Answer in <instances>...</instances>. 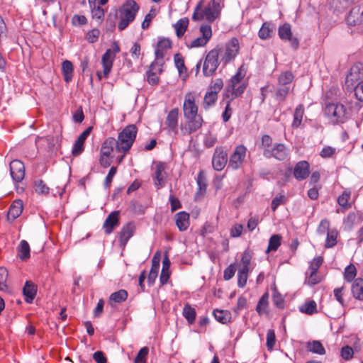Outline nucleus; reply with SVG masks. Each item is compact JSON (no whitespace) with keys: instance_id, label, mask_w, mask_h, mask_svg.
I'll use <instances>...</instances> for the list:
<instances>
[{"instance_id":"nucleus-23","label":"nucleus","mask_w":363,"mask_h":363,"mask_svg":"<svg viewBox=\"0 0 363 363\" xmlns=\"http://www.w3.org/2000/svg\"><path fill=\"white\" fill-rule=\"evenodd\" d=\"M135 226L133 223L130 222L123 226L119 233L120 245L125 247L129 239L134 235Z\"/></svg>"},{"instance_id":"nucleus-61","label":"nucleus","mask_w":363,"mask_h":363,"mask_svg":"<svg viewBox=\"0 0 363 363\" xmlns=\"http://www.w3.org/2000/svg\"><path fill=\"white\" fill-rule=\"evenodd\" d=\"M354 0H333V4L338 10L347 8Z\"/></svg>"},{"instance_id":"nucleus-39","label":"nucleus","mask_w":363,"mask_h":363,"mask_svg":"<svg viewBox=\"0 0 363 363\" xmlns=\"http://www.w3.org/2000/svg\"><path fill=\"white\" fill-rule=\"evenodd\" d=\"M281 236L280 235H273L271 236L269 240V245L266 250L267 252L270 251H276L281 245Z\"/></svg>"},{"instance_id":"nucleus-36","label":"nucleus","mask_w":363,"mask_h":363,"mask_svg":"<svg viewBox=\"0 0 363 363\" xmlns=\"http://www.w3.org/2000/svg\"><path fill=\"white\" fill-rule=\"evenodd\" d=\"M307 350L313 353L324 354L325 350L321 342L318 340L308 342L306 345Z\"/></svg>"},{"instance_id":"nucleus-44","label":"nucleus","mask_w":363,"mask_h":363,"mask_svg":"<svg viewBox=\"0 0 363 363\" xmlns=\"http://www.w3.org/2000/svg\"><path fill=\"white\" fill-rule=\"evenodd\" d=\"M337 232L335 230H331L327 233L325 247L326 248L333 247L337 243Z\"/></svg>"},{"instance_id":"nucleus-19","label":"nucleus","mask_w":363,"mask_h":363,"mask_svg":"<svg viewBox=\"0 0 363 363\" xmlns=\"http://www.w3.org/2000/svg\"><path fill=\"white\" fill-rule=\"evenodd\" d=\"M120 223V211H114L111 212L105 220L103 224V228L106 234H111Z\"/></svg>"},{"instance_id":"nucleus-17","label":"nucleus","mask_w":363,"mask_h":363,"mask_svg":"<svg viewBox=\"0 0 363 363\" xmlns=\"http://www.w3.org/2000/svg\"><path fill=\"white\" fill-rule=\"evenodd\" d=\"M172 48V41L164 37L158 38V41L155 48V58L164 60L168 51Z\"/></svg>"},{"instance_id":"nucleus-45","label":"nucleus","mask_w":363,"mask_h":363,"mask_svg":"<svg viewBox=\"0 0 363 363\" xmlns=\"http://www.w3.org/2000/svg\"><path fill=\"white\" fill-rule=\"evenodd\" d=\"M300 311L306 314L312 315L317 312L316 303L313 300L306 302L300 307Z\"/></svg>"},{"instance_id":"nucleus-5","label":"nucleus","mask_w":363,"mask_h":363,"mask_svg":"<svg viewBox=\"0 0 363 363\" xmlns=\"http://www.w3.org/2000/svg\"><path fill=\"white\" fill-rule=\"evenodd\" d=\"M138 133V128L134 124L126 125L118 135L117 150L121 153L118 157L123 159L133 146Z\"/></svg>"},{"instance_id":"nucleus-9","label":"nucleus","mask_w":363,"mask_h":363,"mask_svg":"<svg viewBox=\"0 0 363 363\" xmlns=\"http://www.w3.org/2000/svg\"><path fill=\"white\" fill-rule=\"evenodd\" d=\"M220 49L218 48L211 50L205 57L203 65V73L206 77L213 75L219 65Z\"/></svg>"},{"instance_id":"nucleus-16","label":"nucleus","mask_w":363,"mask_h":363,"mask_svg":"<svg viewBox=\"0 0 363 363\" xmlns=\"http://www.w3.org/2000/svg\"><path fill=\"white\" fill-rule=\"evenodd\" d=\"M293 176L298 181H302L306 179L310 174V164L306 160H301L297 162L293 169H289V172H291Z\"/></svg>"},{"instance_id":"nucleus-59","label":"nucleus","mask_w":363,"mask_h":363,"mask_svg":"<svg viewBox=\"0 0 363 363\" xmlns=\"http://www.w3.org/2000/svg\"><path fill=\"white\" fill-rule=\"evenodd\" d=\"M272 146V138L268 135H263L262 138V147L264 150V155H265L267 150L271 149Z\"/></svg>"},{"instance_id":"nucleus-10","label":"nucleus","mask_w":363,"mask_h":363,"mask_svg":"<svg viewBox=\"0 0 363 363\" xmlns=\"http://www.w3.org/2000/svg\"><path fill=\"white\" fill-rule=\"evenodd\" d=\"M200 36L193 40H186V45L189 48L204 47L212 38V28L210 25L202 24L199 28Z\"/></svg>"},{"instance_id":"nucleus-21","label":"nucleus","mask_w":363,"mask_h":363,"mask_svg":"<svg viewBox=\"0 0 363 363\" xmlns=\"http://www.w3.org/2000/svg\"><path fill=\"white\" fill-rule=\"evenodd\" d=\"M289 149L282 143L275 144L271 149L265 152L266 157H274V159H282L288 156Z\"/></svg>"},{"instance_id":"nucleus-37","label":"nucleus","mask_w":363,"mask_h":363,"mask_svg":"<svg viewBox=\"0 0 363 363\" xmlns=\"http://www.w3.org/2000/svg\"><path fill=\"white\" fill-rule=\"evenodd\" d=\"M33 189L38 194L47 196L50 193V188L42 179H38L35 181Z\"/></svg>"},{"instance_id":"nucleus-62","label":"nucleus","mask_w":363,"mask_h":363,"mask_svg":"<svg viewBox=\"0 0 363 363\" xmlns=\"http://www.w3.org/2000/svg\"><path fill=\"white\" fill-rule=\"evenodd\" d=\"M323 262V259L322 257H317L313 259L311 262L309 269L310 271L313 272V273L317 272L319 267L321 266Z\"/></svg>"},{"instance_id":"nucleus-50","label":"nucleus","mask_w":363,"mask_h":363,"mask_svg":"<svg viewBox=\"0 0 363 363\" xmlns=\"http://www.w3.org/2000/svg\"><path fill=\"white\" fill-rule=\"evenodd\" d=\"M294 75L291 72H285L280 74L279 77V84L281 86H289L292 82Z\"/></svg>"},{"instance_id":"nucleus-48","label":"nucleus","mask_w":363,"mask_h":363,"mask_svg":"<svg viewBox=\"0 0 363 363\" xmlns=\"http://www.w3.org/2000/svg\"><path fill=\"white\" fill-rule=\"evenodd\" d=\"M174 61L175 66L180 74L186 72V68L184 65V57L180 53H177L174 55Z\"/></svg>"},{"instance_id":"nucleus-20","label":"nucleus","mask_w":363,"mask_h":363,"mask_svg":"<svg viewBox=\"0 0 363 363\" xmlns=\"http://www.w3.org/2000/svg\"><path fill=\"white\" fill-rule=\"evenodd\" d=\"M278 35L282 40L291 42V46L296 49L298 47V40L296 38H293L291 27L289 23H284L279 28Z\"/></svg>"},{"instance_id":"nucleus-2","label":"nucleus","mask_w":363,"mask_h":363,"mask_svg":"<svg viewBox=\"0 0 363 363\" xmlns=\"http://www.w3.org/2000/svg\"><path fill=\"white\" fill-rule=\"evenodd\" d=\"M222 1L211 0L205 8H203V1H200L194 9L192 19L196 21L206 20L208 23H213L220 15Z\"/></svg>"},{"instance_id":"nucleus-31","label":"nucleus","mask_w":363,"mask_h":363,"mask_svg":"<svg viewBox=\"0 0 363 363\" xmlns=\"http://www.w3.org/2000/svg\"><path fill=\"white\" fill-rule=\"evenodd\" d=\"M30 249L29 244L26 240H21L18 247V256L22 261H26L30 258Z\"/></svg>"},{"instance_id":"nucleus-11","label":"nucleus","mask_w":363,"mask_h":363,"mask_svg":"<svg viewBox=\"0 0 363 363\" xmlns=\"http://www.w3.org/2000/svg\"><path fill=\"white\" fill-rule=\"evenodd\" d=\"M325 113L337 123H343L346 118V108L341 104H330L325 107Z\"/></svg>"},{"instance_id":"nucleus-12","label":"nucleus","mask_w":363,"mask_h":363,"mask_svg":"<svg viewBox=\"0 0 363 363\" xmlns=\"http://www.w3.org/2000/svg\"><path fill=\"white\" fill-rule=\"evenodd\" d=\"M249 267L250 255L247 251H245L243 253L242 259L239 264V269L238 272V284L240 287H243L247 284Z\"/></svg>"},{"instance_id":"nucleus-32","label":"nucleus","mask_w":363,"mask_h":363,"mask_svg":"<svg viewBox=\"0 0 363 363\" xmlns=\"http://www.w3.org/2000/svg\"><path fill=\"white\" fill-rule=\"evenodd\" d=\"M198 191L196 196H203L206 191L207 182L203 171H200L197 177Z\"/></svg>"},{"instance_id":"nucleus-43","label":"nucleus","mask_w":363,"mask_h":363,"mask_svg":"<svg viewBox=\"0 0 363 363\" xmlns=\"http://www.w3.org/2000/svg\"><path fill=\"white\" fill-rule=\"evenodd\" d=\"M268 298L269 296L267 293L263 294L262 296L260 298L256 308V310L259 315L266 313L268 306Z\"/></svg>"},{"instance_id":"nucleus-1","label":"nucleus","mask_w":363,"mask_h":363,"mask_svg":"<svg viewBox=\"0 0 363 363\" xmlns=\"http://www.w3.org/2000/svg\"><path fill=\"white\" fill-rule=\"evenodd\" d=\"M197 98V94L194 91H189L184 96L182 111L186 121L180 127L184 135H190L202 126L203 120L202 116L198 114Z\"/></svg>"},{"instance_id":"nucleus-34","label":"nucleus","mask_w":363,"mask_h":363,"mask_svg":"<svg viewBox=\"0 0 363 363\" xmlns=\"http://www.w3.org/2000/svg\"><path fill=\"white\" fill-rule=\"evenodd\" d=\"M213 313L216 320L222 324L228 323L231 319L230 312L226 310L215 309Z\"/></svg>"},{"instance_id":"nucleus-24","label":"nucleus","mask_w":363,"mask_h":363,"mask_svg":"<svg viewBox=\"0 0 363 363\" xmlns=\"http://www.w3.org/2000/svg\"><path fill=\"white\" fill-rule=\"evenodd\" d=\"M160 252L157 251L152 259L151 269L147 276V282L150 285L153 284L157 277L160 269Z\"/></svg>"},{"instance_id":"nucleus-25","label":"nucleus","mask_w":363,"mask_h":363,"mask_svg":"<svg viewBox=\"0 0 363 363\" xmlns=\"http://www.w3.org/2000/svg\"><path fill=\"white\" fill-rule=\"evenodd\" d=\"M23 210V203L21 199H16L11 204L7 218L12 221L21 216Z\"/></svg>"},{"instance_id":"nucleus-52","label":"nucleus","mask_w":363,"mask_h":363,"mask_svg":"<svg viewBox=\"0 0 363 363\" xmlns=\"http://www.w3.org/2000/svg\"><path fill=\"white\" fill-rule=\"evenodd\" d=\"M156 170L155 172V179L158 182V184H156L157 185H160L161 182L163 181L164 177H163V172L164 171L165 167L164 163L162 162H157L155 164Z\"/></svg>"},{"instance_id":"nucleus-42","label":"nucleus","mask_w":363,"mask_h":363,"mask_svg":"<svg viewBox=\"0 0 363 363\" xmlns=\"http://www.w3.org/2000/svg\"><path fill=\"white\" fill-rule=\"evenodd\" d=\"M164 64V60H158L155 58V60L151 63L148 71L161 74L163 72V65Z\"/></svg>"},{"instance_id":"nucleus-57","label":"nucleus","mask_w":363,"mask_h":363,"mask_svg":"<svg viewBox=\"0 0 363 363\" xmlns=\"http://www.w3.org/2000/svg\"><path fill=\"white\" fill-rule=\"evenodd\" d=\"M290 90L289 86H282L279 88H278L277 93H276V97L278 101H284L286 96V95L289 94Z\"/></svg>"},{"instance_id":"nucleus-40","label":"nucleus","mask_w":363,"mask_h":363,"mask_svg":"<svg viewBox=\"0 0 363 363\" xmlns=\"http://www.w3.org/2000/svg\"><path fill=\"white\" fill-rule=\"evenodd\" d=\"M157 13V10L155 7H152L142 22L141 27L143 30H147L150 27L152 19L156 16Z\"/></svg>"},{"instance_id":"nucleus-55","label":"nucleus","mask_w":363,"mask_h":363,"mask_svg":"<svg viewBox=\"0 0 363 363\" xmlns=\"http://www.w3.org/2000/svg\"><path fill=\"white\" fill-rule=\"evenodd\" d=\"M100 31L97 28H93L91 30L88 31L86 35V40L90 43H96L99 37Z\"/></svg>"},{"instance_id":"nucleus-28","label":"nucleus","mask_w":363,"mask_h":363,"mask_svg":"<svg viewBox=\"0 0 363 363\" xmlns=\"http://www.w3.org/2000/svg\"><path fill=\"white\" fill-rule=\"evenodd\" d=\"M128 294L125 289H121L118 291L112 293L108 298V304L114 307L117 303H121L128 298Z\"/></svg>"},{"instance_id":"nucleus-64","label":"nucleus","mask_w":363,"mask_h":363,"mask_svg":"<svg viewBox=\"0 0 363 363\" xmlns=\"http://www.w3.org/2000/svg\"><path fill=\"white\" fill-rule=\"evenodd\" d=\"M354 87V94L357 99L361 101H363V81L358 83Z\"/></svg>"},{"instance_id":"nucleus-63","label":"nucleus","mask_w":363,"mask_h":363,"mask_svg":"<svg viewBox=\"0 0 363 363\" xmlns=\"http://www.w3.org/2000/svg\"><path fill=\"white\" fill-rule=\"evenodd\" d=\"M84 144L76 140L73 145V147L72 149V153L74 157H77L84 151Z\"/></svg>"},{"instance_id":"nucleus-13","label":"nucleus","mask_w":363,"mask_h":363,"mask_svg":"<svg viewBox=\"0 0 363 363\" xmlns=\"http://www.w3.org/2000/svg\"><path fill=\"white\" fill-rule=\"evenodd\" d=\"M363 78V64L355 63L350 69L345 79V84L347 88H354L355 84Z\"/></svg>"},{"instance_id":"nucleus-49","label":"nucleus","mask_w":363,"mask_h":363,"mask_svg":"<svg viewBox=\"0 0 363 363\" xmlns=\"http://www.w3.org/2000/svg\"><path fill=\"white\" fill-rule=\"evenodd\" d=\"M337 150L332 146H324L320 152V156L323 158L333 157L336 156Z\"/></svg>"},{"instance_id":"nucleus-6","label":"nucleus","mask_w":363,"mask_h":363,"mask_svg":"<svg viewBox=\"0 0 363 363\" xmlns=\"http://www.w3.org/2000/svg\"><path fill=\"white\" fill-rule=\"evenodd\" d=\"M120 46L118 43L113 42L111 48L106 50L105 53L101 57V65L103 67V72H97V77L99 79L102 77L108 78L112 70L113 62L116 55L120 52Z\"/></svg>"},{"instance_id":"nucleus-38","label":"nucleus","mask_w":363,"mask_h":363,"mask_svg":"<svg viewBox=\"0 0 363 363\" xmlns=\"http://www.w3.org/2000/svg\"><path fill=\"white\" fill-rule=\"evenodd\" d=\"M183 315L187 320L189 324L194 323L196 316V312L194 308L189 304H186L183 308Z\"/></svg>"},{"instance_id":"nucleus-46","label":"nucleus","mask_w":363,"mask_h":363,"mask_svg":"<svg viewBox=\"0 0 363 363\" xmlns=\"http://www.w3.org/2000/svg\"><path fill=\"white\" fill-rule=\"evenodd\" d=\"M357 274V269L354 264H350L345 269L344 278L347 282L354 280Z\"/></svg>"},{"instance_id":"nucleus-51","label":"nucleus","mask_w":363,"mask_h":363,"mask_svg":"<svg viewBox=\"0 0 363 363\" xmlns=\"http://www.w3.org/2000/svg\"><path fill=\"white\" fill-rule=\"evenodd\" d=\"M149 352V349L147 347H142L136 357L135 358L134 363H146L147 362V357Z\"/></svg>"},{"instance_id":"nucleus-14","label":"nucleus","mask_w":363,"mask_h":363,"mask_svg":"<svg viewBox=\"0 0 363 363\" xmlns=\"http://www.w3.org/2000/svg\"><path fill=\"white\" fill-rule=\"evenodd\" d=\"M101 153L102 156H106L111 159H120L118 157L121 153L117 150V142L114 138L109 137L106 138L101 147Z\"/></svg>"},{"instance_id":"nucleus-56","label":"nucleus","mask_w":363,"mask_h":363,"mask_svg":"<svg viewBox=\"0 0 363 363\" xmlns=\"http://www.w3.org/2000/svg\"><path fill=\"white\" fill-rule=\"evenodd\" d=\"M247 148L244 145L236 147L231 159H243L246 155Z\"/></svg>"},{"instance_id":"nucleus-8","label":"nucleus","mask_w":363,"mask_h":363,"mask_svg":"<svg viewBox=\"0 0 363 363\" xmlns=\"http://www.w3.org/2000/svg\"><path fill=\"white\" fill-rule=\"evenodd\" d=\"M240 50L239 40L236 38H231L228 41L220 53V62L227 65L233 61L238 55Z\"/></svg>"},{"instance_id":"nucleus-41","label":"nucleus","mask_w":363,"mask_h":363,"mask_svg":"<svg viewBox=\"0 0 363 363\" xmlns=\"http://www.w3.org/2000/svg\"><path fill=\"white\" fill-rule=\"evenodd\" d=\"M350 191L345 190L343 193L337 198V203L345 209H347L351 207V204L348 202L350 199Z\"/></svg>"},{"instance_id":"nucleus-4","label":"nucleus","mask_w":363,"mask_h":363,"mask_svg":"<svg viewBox=\"0 0 363 363\" xmlns=\"http://www.w3.org/2000/svg\"><path fill=\"white\" fill-rule=\"evenodd\" d=\"M247 70L242 65L239 67L237 72L229 81V84L224 91V96L226 99L233 100L240 96L247 87V82L244 80Z\"/></svg>"},{"instance_id":"nucleus-22","label":"nucleus","mask_w":363,"mask_h":363,"mask_svg":"<svg viewBox=\"0 0 363 363\" xmlns=\"http://www.w3.org/2000/svg\"><path fill=\"white\" fill-rule=\"evenodd\" d=\"M346 20L350 26H363V7L354 6L352 8Z\"/></svg>"},{"instance_id":"nucleus-53","label":"nucleus","mask_w":363,"mask_h":363,"mask_svg":"<svg viewBox=\"0 0 363 363\" xmlns=\"http://www.w3.org/2000/svg\"><path fill=\"white\" fill-rule=\"evenodd\" d=\"M276 343V336L274 330L269 329L267 333V347L269 350H272Z\"/></svg>"},{"instance_id":"nucleus-15","label":"nucleus","mask_w":363,"mask_h":363,"mask_svg":"<svg viewBox=\"0 0 363 363\" xmlns=\"http://www.w3.org/2000/svg\"><path fill=\"white\" fill-rule=\"evenodd\" d=\"M179 113V108H174L167 115L165 126L170 134L176 135L178 132Z\"/></svg>"},{"instance_id":"nucleus-33","label":"nucleus","mask_w":363,"mask_h":363,"mask_svg":"<svg viewBox=\"0 0 363 363\" xmlns=\"http://www.w3.org/2000/svg\"><path fill=\"white\" fill-rule=\"evenodd\" d=\"M74 67L71 61L65 60L62 64V72L66 82L71 81L73 77Z\"/></svg>"},{"instance_id":"nucleus-29","label":"nucleus","mask_w":363,"mask_h":363,"mask_svg":"<svg viewBox=\"0 0 363 363\" xmlns=\"http://www.w3.org/2000/svg\"><path fill=\"white\" fill-rule=\"evenodd\" d=\"M352 293L354 298L363 301V279L357 278L354 280Z\"/></svg>"},{"instance_id":"nucleus-7","label":"nucleus","mask_w":363,"mask_h":363,"mask_svg":"<svg viewBox=\"0 0 363 363\" xmlns=\"http://www.w3.org/2000/svg\"><path fill=\"white\" fill-rule=\"evenodd\" d=\"M223 87V82L220 78H217L211 83L203 96V108L205 110H208L216 105L218 99V94Z\"/></svg>"},{"instance_id":"nucleus-27","label":"nucleus","mask_w":363,"mask_h":363,"mask_svg":"<svg viewBox=\"0 0 363 363\" xmlns=\"http://www.w3.org/2000/svg\"><path fill=\"white\" fill-rule=\"evenodd\" d=\"M175 223L180 231L187 230L189 226V214L185 211H181L175 215Z\"/></svg>"},{"instance_id":"nucleus-35","label":"nucleus","mask_w":363,"mask_h":363,"mask_svg":"<svg viewBox=\"0 0 363 363\" xmlns=\"http://www.w3.org/2000/svg\"><path fill=\"white\" fill-rule=\"evenodd\" d=\"M189 25V19L187 18H183L179 19L174 24V29L176 31V35L178 38H181L185 33Z\"/></svg>"},{"instance_id":"nucleus-58","label":"nucleus","mask_w":363,"mask_h":363,"mask_svg":"<svg viewBox=\"0 0 363 363\" xmlns=\"http://www.w3.org/2000/svg\"><path fill=\"white\" fill-rule=\"evenodd\" d=\"M344 286H341L339 288H335L333 291L334 296L335 299L341 304V306H345V300L343 298L344 294Z\"/></svg>"},{"instance_id":"nucleus-3","label":"nucleus","mask_w":363,"mask_h":363,"mask_svg":"<svg viewBox=\"0 0 363 363\" xmlns=\"http://www.w3.org/2000/svg\"><path fill=\"white\" fill-rule=\"evenodd\" d=\"M140 6L135 0H126L119 6L116 13L118 20V29L120 31L125 30L135 21Z\"/></svg>"},{"instance_id":"nucleus-47","label":"nucleus","mask_w":363,"mask_h":363,"mask_svg":"<svg viewBox=\"0 0 363 363\" xmlns=\"http://www.w3.org/2000/svg\"><path fill=\"white\" fill-rule=\"evenodd\" d=\"M9 273L4 267H0V291H6L8 289L7 280Z\"/></svg>"},{"instance_id":"nucleus-26","label":"nucleus","mask_w":363,"mask_h":363,"mask_svg":"<svg viewBox=\"0 0 363 363\" xmlns=\"http://www.w3.org/2000/svg\"><path fill=\"white\" fill-rule=\"evenodd\" d=\"M23 294L27 303H32L37 294V286L31 281H26L23 288Z\"/></svg>"},{"instance_id":"nucleus-60","label":"nucleus","mask_w":363,"mask_h":363,"mask_svg":"<svg viewBox=\"0 0 363 363\" xmlns=\"http://www.w3.org/2000/svg\"><path fill=\"white\" fill-rule=\"evenodd\" d=\"M236 271L235 264H230L223 272V278L225 280H230L233 277Z\"/></svg>"},{"instance_id":"nucleus-30","label":"nucleus","mask_w":363,"mask_h":363,"mask_svg":"<svg viewBox=\"0 0 363 363\" xmlns=\"http://www.w3.org/2000/svg\"><path fill=\"white\" fill-rule=\"evenodd\" d=\"M303 115L304 107L302 104H299L296 108L294 113V118L291 123V127L293 128H298L301 126Z\"/></svg>"},{"instance_id":"nucleus-18","label":"nucleus","mask_w":363,"mask_h":363,"mask_svg":"<svg viewBox=\"0 0 363 363\" xmlns=\"http://www.w3.org/2000/svg\"><path fill=\"white\" fill-rule=\"evenodd\" d=\"M10 172L12 178L16 182H21L25 177V165L22 160H11L10 162Z\"/></svg>"},{"instance_id":"nucleus-54","label":"nucleus","mask_w":363,"mask_h":363,"mask_svg":"<svg viewBox=\"0 0 363 363\" xmlns=\"http://www.w3.org/2000/svg\"><path fill=\"white\" fill-rule=\"evenodd\" d=\"M91 16L94 19H96L99 21H101L104 19V10L101 8L99 6H93V8L91 9Z\"/></svg>"}]
</instances>
